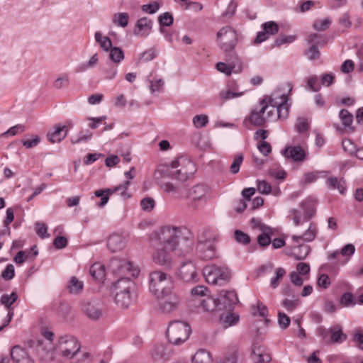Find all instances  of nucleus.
<instances>
[{"mask_svg": "<svg viewBox=\"0 0 363 363\" xmlns=\"http://www.w3.org/2000/svg\"><path fill=\"white\" fill-rule=\"evenodd\" d=\"M192 239L191 231L185 226L164 225L150 235L152 241H157L169 251H174L182 240L188 242L186 246L191 248Z\"/></svg>", "mask_w": 363, "mask_h": 363, "instance_id": "f257e3e1", "label": "nucleus"}, {"mask_svg": "<svg viewBox=\"0 0 363 363\" xmlns=\"http://www.w3.org/2000/svg\"><path fill=\"white\" fill-rule=\"evenodd\" d=\"M173 281L167 274L155 271L150 276V291L158 299H162L172 294Z\"/></svg>", "mask_w": 363, "mask_h": 363, "instance_id": "f03ea898", "label": "nucleus"}, {"mask_svg": "<svg viewBox=\"0 0 363 363\" xmlns=\"http://www.w3.org/2000/svg\"><path fill=\"white\" fill-rule=\"evenodd\" d=\"M134 282L128 277H121L112 286V293L115 296V303L121 308H126L132 303L131 290Z\"/></svg>", "mask_w": 363, "mask_h": 363, "instance_id": "7ed1b4c3", "label": "nucleus"}, {"mask_svg": "<svg viewBox=\"0 0 363 363\" xmlns=\"http://www.w3.org/2000/svg\"><path fill=\"white\" fill-rule=\"evenodd\" d=\"M317 235V230L315 226L310 223L307 230L304 233L301 235H293L291 237L294 243L298 244L296 247H294L292 249V255L297 260L304 259L310 253L311 249L308 245L299 244L300 240L305 242L313 241Z\"/></svg>", "mask_w": 363, "mask_h": 363, "instance_id": "20e7f679", "label": "nucleus"}, {"mask_svg": "<svg viewBox=\"0 0 363 363\" xmlns=\"http://www.w3.org/2000/svg\"><path fill=\"white\" fill-rule=\"evenodd\" d=\"M191 333L190 325L187 323L176 320L169 325L167 336L170 344L179 346L189 339Z\"/></svg>", "mask_w": 363, "mask_h": 363, "instance_id": "39448f33", "label": "nucleus"}, {"mask_svg": "<svg viewBox=\"0 0 363 363\" xmlns=\"http://www.w3.org/2000/svg\"><path fill=\"white\" fill-rule=\"evenodd\" d=\"M203 274L206 281L213 285H225L231 278L230 270L225 266L215 264L206 266L203 269Z\"/></svg>", "mask_w": 363, "mask_h": 363, "instance_id": "423d86ee", "label": "nucleus"}, {"mask_svg": "<svg viewBox=\"0 0 363 363\" xmlns=\"http://www.w3.org/2000/svg\"><path fill=\"white\" fill-rule=\"evenodd\" d=\"M216 40L226 56L235 55L234 49L238 42V34L234 28L230 26L221 28L217 33Z\"/></svg>", "mask_w": 363, "mask_h": 363, "instance_id": "0eeeda50", "label": "nucleus"}, {"mask_svg": "<svg viewBox=\"0 0 363 363\" xmlns=\"http://www.w3.org/2000/svg\"><path fill=\"white\" fill-rule=\"evenodd\" d=\"M316 335L326 344H341L347 339V335L343 332L342 325H334L328 329L319 326Z\"/></svg>", "mask_w": 363, "mask_h": 363, "instance_id": "6e6552de", "label": "nucleus"}, {"mask_svg": "<svg viewBox=\"0 0 363 363\" xmlns=\"http://www.w3.org/2000/svg\"><path fill=\"white\" fill-rule=\"evenodd\" d=\"M185 164L192 166V163L186 158L180 157L173 160L170 163L171 171L169 176L172 179H177L180 182L186 181L191 171H188L184 166Z\"/></svg>", "mask_w": 363, "mask_h": 363, "instance_id": "1a4fd4ad", "label": "nucleus"}, {"mask_svg": "<svg viewBox=\"0 0 363 363\" xmlns=\"http://www.w3.org/2000/svg\"><path fill=\"white\" fill-rule=\"evenodd\" d=\"M80 347L78 340L72 336H64L59 340V351L64 357L72 358Z\"/></svg>", "mask_w": 363, "mask_h": 363, "instance_id": "9d476101", "label": "nucleus"}, {"mask_svg": "<svg viewBox=\"0 0 363 363\" xmlns=\"http://www.w3.org/2000/svg\"><path fill=\"white\" fill-rule=\"evenodd\" d=\"M104 307L96 299L86 300L82 302V310L91 320H98L103 315Z\"/></svg>", "mask_w": 363, "mask_h": 363, "instance_id": "9b49d317", "label": "nucleus"}, {"mask_svg": "<svg viewBox=\"0 0 363 363\" xmlns=\"http://www.w3.org/2000/svg\"><path fill=\"white\" fill-rule=\"evenodd\" d=\"M172 252L163 247L153 253L152 259L155 264L167 269H171L174 265L172 255Z\"/></svg>", "mask_w": 363, "mask_h": 363, "instance_id": "f8f14e48", "label": "nucleus"}, {"mask_svg": "<svg viewBox=\"0 0 363 363\" xmlns=\"http://www.w3.org/2000/svg\"><path fill=\"white\" fill-rule=\"evenodd\" d=\"M226 57L228 64L222 62H218L216 64L218 71L229 76L233 72H239L241 70V64L236 55L226 56Z\"/></svg>", "mask_w": 363, "mask_h": 363, "instance_id": "ddd939ff", "label": "nucleus"}, {"mask_svg": "<svg viewBox=\"0 0 363 363\" xmlns=\"http://www.w3.org/2000/svg\"><path fill=\"white\" fill-rule=\"evenodd\" d=\"M286 86L288 88V94L281 93L280 89H277L270 96H265L262 99L263 103L266 104L268 106H271L274 108L275 106H278L279 104L284 102L285 99L286 101H289V94L292 90V84L290 82H287Z\"/></svg>", "mask_w": 363, "mask_h": 363, "instance_id": "4468645a", "label": "nucleus"}, {"mask_svg": "<svg viewBox=\"0 0 363 363\" xmlns=\"http://www.w3.org/2000/svg\"><path fill=\"white\" fill-rule=\"evenodd\" d=\"M218 302L221 310L230 311L234 305L238 302L237 294L235 291H221L219 294Z\"/></svg>", "mask_w": 363, "mask_h": 363, "instance_id": "2eb2a0df", "label": "nucleus"}, {"mask_svg": "<svg viewBox=\"0 0 363 363\" xmlns=\"http://www.w3.org/2000/svg\"><path fill=\"white\" fill-rule=\"evenodd\" d=\"M262 30L258 32L255 43H261L267 40L270 35H275L279 31V26L274 21H267L262 25Z\"/></svg>", "mask_w": 363, "mask_h": 363, "instance_id": "dca6fc26", "label": "nucleus"}, {"mask_svg": "<svg viewBox=\"0 0 363 363\" xmlns=\"http://www.w3.org/2000/svg\"><path fill=\"white\" fill-rule=\"evenodd\" d=\"M178 275L185 282L194 281L197 277L195 265L191 261L183 263L179 269Z\"/></svg>", "mask_w": 363, "mask_h": 363, "instance_id": "f3484780", "label": "nucleus"}, {"mask_svg": "<svg viewBox=\"0 0 363 363\" xmlns=\"http://www.w3.org/2000/svg\"><path fill=\"white\" fill-rule=\"evenodd\" d=\"M210 193L209 187L203 184H199L189 190L188 196L191 199L192 203L197 201H206L207 195Z\"/></svg>", "mask_w": 363, "mask_h": 363, "instance_id": "a211bd4d", "label": "nucleus"}, {"mask_svg": "<svg viewBox=\"0 0 363 363\" xmlns=\"http://www.w3.org/2000/svg\"><path fill=\"white\" fill-rule=\"evenodd\" d=\"M198 255L201 259L210 260L216 257L215 242H205L197 245Z\"/></svg>", "mask_w": 363, "mask_h": 363, "instance_id": "6ab92c4d", "label": "nucleus"}, {"mask_svg": "<svg viewBox=\"0 0 363 363\" xmlns=\"http://www.w3.org/2000/svg\"><path fill=\"white\" fill-rule=\"evenodd\" d=\"M152 27V20L147 17H143L137 21L133 33L137 36L145 37L150 34Z\"/></svg>", "mask_w": 363, "mask_h": 363, "instance_id": "aec40b11", "label": "nucleus"}, {"mask_svg": "<svg viewBox=\"0 0 363 363\" xmlns=\"http://www.w3.org/2000/svg\"><path fill=\"white\" fill-rule=\"evenodd\" d=\"M67 135V126L57 124L48 131L47 138L52 143H60L66 138Z\"/></svg>", "mask_w": 363, "mask_h": 363, "instance_id": "412c9836", "label": "nucleus"}, {"mask_svg": "<svg viewBox=\"0 0 363 363\" xmlns=\"http://www.w3.org/2000/svg\"><path fill=\"white\" fill-rule=\"evenodd\" d=\"M11 357L14 363H34L28 352L18 345L14 346L11 351Z\"/></svg>", "mask_w": 363, "mask_h": 363, "instance_id": "4be33fe9", "label": "nucleus"}, {"mask_svg": "<svg viewBox=\"0 0 363 363\" xmlns=\"http://www.w3.org/2000/svg\"><path fill=\"white\" fill-rule=\"evenodd\" d=\"M285 296H290L291 298L283 300L281 305L287 311H293L300 304V300L297 295L294 294L291 288L288 286L284 290Z\"/></svg>", "mask_w": 363, "mask_h": 363, "instance_id": "5701e85b", "label": "nucleus"}, {"mask_svg": "<svg viewBox=\"0 0 363 363\" xmlns=\"http://www.w3.org/2000/svg\"><path fill=\"white\" fill-rule=\"evenodd\" d=\"M260 106L261 108L259 111H252L250 116V122L256 126H262L267 121V118L264 114L268 108V106L266 104H264L262 100L260 101Z\"/></svg>", "mask_w": 363, "mask_h": 363, "instance_id": "b1692460", "label": "nucleus"}, {"mask_svg": "<svg viewBox=\"0 0 363 363\" xmlns=\"http://www.w3.org/2000/svg\"><path fill=\"white\" fill-rule=\"evenodd\" d=\"M151 355L155 360L166 361L171 357L172 350L168 346L160 344L154 347Z\"/></svg>", "mask_w": 363, "mask_h": 363, "instance_id": "393cba45", "label": "nucleus"}, {"mask_svg": "<svg viewBox=\"0 0 363 363\" xmlns=\"http://www.w3.org/2000/svg\"><path fill=\"white\" fill-rule=\"evenodd\" d=\"M167 300H164L160 305V310L165 313H169L177 308L179 303V297L174 294H170L166 297Z\"/></svg>", "mask_w": 363, "mask_h": 363, "instance_id": "a878e982", "label": "nucleus"}, {"mask_svg": "<svg viewBox=\"0 0 363 363\" xmlns=\"http://www.w3.org/2000/svg\"><path fill=\"white\" fill-rule=\"evenodd\" d=\"M125 246V240L118 234H112L107 240V247L112 252L120 251Z\"/></svg>", "mask_w": 363, "mask_h": 363, "instance_id": "bb28decb", "label": "nucleus"}, {"mask_svg": "<svg viewBox=\"0 0 363 363\" xmlns=\"http://www.w3.org/2000/svg\"><path fill=\"white\" fill-rule=\"evenodd\" d=\"M284 155L286 158H291L294 162L303 161L306 153L300 146H290L285 148Z\"/></svg>", "mask_w": 363, "mask_h": 363, "instance_id": "cd10ccee", "label": "nucleus"}, {"mask_svg": "<svg viewBox=\"0 0 363 363\" xmlns=\"http://www.w3.org/2000/svg\"><path fill=\"white\" fill-rule=\"evenodd\" d=\"M252 355L257 363H268L272 359L271 355L267 350L259 345H255L253 346Z\"/></svg>", "mask_w": 363, "mask_h": 363, "instance_id": "c85d7f7f", "label": "nucleus"}, {"mask_svg": "<svg viewBox=\"0 0 363 363\" xmlns=\"http://www.w3.org/2000/svg\"><path fill=\"white\" fill-rule=\"evenodd\" d=\"M240 316L231 312L223 313L219 317V323L223 328H228L238 323Z\"/></svg>", "mask_w": 363, "mask_h": 363, "instance_id": "c756f323", "label": "nucleus"}, {"mask_svg": "<svg viewBox=\"0 0 363 363\" xmlns=\"http://www.w3.org/2000/svg\"><path fill=\"white\" fill-rule=\"evenodd\" d=\"M201 306L205 311L221 310V306L218 302V298H213L208 295L203 300L201 301Z\"/></svg>", "mask_w": 363, "mask_h": 363, "instance_id": "7c9ffc66", "label": "nucleus"}, {"mask_svg": "<svg viewBox=\"0 0 363 363\" xmlns=\"http://www.w3.org/2000/svg\"><path fill=\"white\" fill-rule=\"evenodd\" d=\"M121 267V272L119 275L137 277L140 272L139 269L134 266L133 262L125 259H122Z\"/></svg>", "mask_w": 363, "mask_h": 363, "instance_id": "2f4dec72", "label": "nucleus"}, {"mask_svg": "<svg viewBox=\"0 0 363 363\" xmlns=\"http://www.w3.org/2000/svg\"><path fill=\"white\" fill-rule=\"evenodd\" d=\"M326 183L329 188L337 189L342 194H345L346 191L345 181L342 178L339 179L335 177H331L327 179Z\"/></svg>", "mask_w": 363, "mask_h": 363, "instance_id": "473e14b6", "label": "nucleus"}, {"mask_svg": "<svg viewBox=\"0 0 363 363\" xmlns=\"http://www.w3.org/2000/svg\"><path fill=\"white\" fill-rule=\"evenodd\" d=\"M90 275L97 281H101L105 277V266L96 262L92 264L89 269Z\"/></svg>", "mask_w": 363, "mask_h": 363, "instance_id": "72a5a7b5", "label": "nucleus"}, {"mask_svg": "<svg viewBox=\"0 0 363 363\" xmlns=\"http://www.w3.org/2000/svg\"><path fill=\"white\" fill-rule=\"evenodd\" d=\"M212 357L206 350H199L192 357V363H212Z\"/></svg>", "mask_w": 363, "mask_h": 363, "instance_id": "f704fd0d", "label": "nucleus"}, {"mask_svg": "<svg viewBox=\"0 0 363 363\" xmlns=\"http://www.w3.org/2000/svg\"><path fill=\"white\" fill-rule=\"evenodd\" d=\"M95 40L105 52H108L112 47L111 40L107 36H103L102 33L96 31L94 34Z\"/></svg>", "mask_w": 363, "mask_h": 363, "instance_id": "c9c22d12", "label": "nucleus"}, {"mask_svg": "<svg viewBox=\"0 0 363 363\" xmlns=\"http://www.w3.org/2000/svg\"><path fill=\"white\" fill-rule=\"evenodd\" d=\"M262 233L257 237V242L259 246L265 247L272 242L270 236L272 230L269 227H265L264 228H262Z\"/></svg>", "mask_w": 363, "mask_h": 363, "instance_id": "e433bc0d", "label": "nucleus"}, {"mask_svg": "<svg viewBox=\"0 0 363 363\" xmlns=\"http://www.w3.org/2000/svg\"><path fill=\"white\" fill-rule=\"evenodd\" d=\"M130 184V182L129 181H125L123 184H119L118 186H114L113 188H108L106 191L112 194L118 193L120 195H121L123 198H129L130 195L126 194V191Z\"/></svg>", "mask_w": 363, "mask_h": 363, "instance_id": "4c0bfd02", "label": "nucleus"}, {"mask_svg": "<svg viewBox=\"0 0 363 363\" xmlns=\"http://www.w3.org/2000/svg\"><path fill=\"white\" fill-rule=\"evenodd\" d=\"M129 18L130 16L128 13H116L113 16L112 22L118 26L125 28L128 24Z\"/></svg>", "mask_w": 363, "mask_h": 363, "instance_id": "58836bf2", "label": "nucleus"}, {"mask_svg": "<svg viewBox=\"0 0 363 363\" xmlns=\"http://www.w3.org/2000/svg\"><path fill=\"white\" fill-rule=\"evenodd\" d=\"M84 288V284L82 281H79L76 277H72L69 282L67 289L69 293L73 294H77L82 291Z\"/></svg>", "mask_w": 363, "mask_h": 363, "instance_id": "ea45409f", "label": "nucleus"}, {"mask_svg": "<svg viewBox=\"0 0 363 363\" xmlns=\"http://www.w3.org/2000/svg\"><path fill=\"white\" fill-rule=\"evenodd\" d=\"M18 298V294L15 291H13L11 294H4L1 296L0 303L5 308H9L17 301Z\"/></svg>", "mask_w": 363, "mask_h": 363, "instance_id": "a19ab883", "label": "nucleus"}, {"mask_svg": "<svg viewBox=\"0 0 363 363\" xmlns=\"http://www.w3.org/2000/svg\"><path fill=\"white\" fill-rule=\"evenodd\" d=\"M98 62H99L98 54L95 53L94 55H93L91 57V58L89 60L88 62L81 64L78 67L77 72H84L89 69L94 68L97 65Z\"/></svg>", "mask_w": 363, "mask_h": 363, "instance_id": "79ce46f5", "label": "nucleus"}, {"mask_svg": "<svg viewBox=\"0 0 363 363\" xmlns=\"http://www.w3.org/2000/svg\"><path fill=\"white\" fill-rule=\"evenodd\" d=\"M109 59L114 63H119L124 59V52L121 48L118 47H111L109 50Z\"/></svg>", "mask_w": 363, "mask_h": 363, "instance_id": "37998d69", "label": "nucleus"}, {"mask_svg": "<svg viewBox=\"0 0 363 363\" xmlns=\"http://www.w3.org/2000/svg\"><path fill=\"white\" fill-rule=\"evenodd\" d=\"M252 314L253 315H259L260 317L265 318L268 314V309L267 306L261 301H258L256 306L251 307Z\"/></svg>", "mask_w": 363, "mask_h": 363, "instance_id": "c03bdc74", "label": "nucleus"}, {"mask_svg": "<svg viewBox=\"0 0 363 363\" xmlns=\"http://www.w3.org/2000/svg\"><path fill=\"white\" fill-rule=\"evenodd\" d=\"M215 235L208 230H203L198 235V244L205 242H215Z\"/></svg>", "mask_w": 363, "mask_h": 363, "instance_id": "a18cd8bd", "label": "nucleus"}, {"mask_svg": "<svg viewBox=\"0 0 363 363\" xmlns=\"http://www.w3.org/2000/svg\"><path fill=\"white\" fill-rule=\"evenodd\" d=\"M287 102L288 101H286L285 99L284 102L279 104V105L276 106L277 117L279 118L286 119L288 117L290 106L287 104Z\"/></svg>", "mask_w": 363, "mask_h": 363, "instance_id": "49530a36", "label": "nucleus"}, {"mask_svg": "<svg viewBox=\"0 0 363 363\" xmlns=\"http://www.w3.org/2000/svg\"><path fill=\"white\" fill-rule=\"evenodd\" d=\"M339 118L345 127H350L353 122V115L346 109H342Z\"/></svg>", "mask_w": 363, "mask_h": 363, "instance_id": "de8ad7c7", "label": "nucleus"}, {"mask_svg": "<svg viewBox=\"0 0 363 363\" xmlns=\"http://www.w3.org/2000/svg\"><path fill=\"white\" fill-rule=\"evenodd\" d=\"M301 206L305 212L303 220L308 221L315 214V210L314 208V205L311 202L306 201L301 203Z\"/></svg>", "mask_w": 363, "mask_h": 363, "instance_id": "09e8293b", "label": "nucleus"}, {"mask_svg": "<svg viewBox=\"0 0 363 363\" xmlns=\"http://www.w3.org/2000/svg\"><path fill=\"white\" fill-rule=\"evenodd\" d=\"M107 189H99L94 191V195L97 197H101V201L98 204V206L100 208L104 207L108 201L109 196L112 195V194H109L107 191Z\"/></svg>", "mask_w": 363, "mask_h": 363, "instance_id": "8fccbe9b", "label": "nucleus"}, {"mask_svg": "<svg viewBox=\"0 0 363 363\" xmlns=\"http://www.w3.org/2000/svg\"><path fill=\"white\" fill-rule=\"evenodd\" d=\"M286 274V271L284 269L281 267H279L276 269L275 277L271 279L270 285L273 289H276L279 284L281 279Z\"/></svg>", "mask_w": 363, "mask_h": 363, "instance_id": "3c124183", "label": "nucleus"}, {"mask_svg": "<svg viewBox=\"0 0 363 363\" xmlns=\"http://www.w3.org/2000/svg\"><path fill=\"white\" fill-rule=\"evenodd\" d=\"M331 19L329 18L318 20L313 23V28L318 31H323L328 29L331 24Z\"/></svg>", "mask_w": 363, "mask_h": 363, "instance_id": "603ef678", "label": "nucleus"}, {"mask_svg": "<svg viewBox=\"0 0 363 363\" xmlns=\"http://www.w3.org/2000/svg\"><path fill=\"white\" fill-rule=\"evenodd\" d=\"M208 122L206 115H196L193 118V123L196 128L205 127Z\"/></svg>", "mask_w": 363, "mask_h": 363, "instance_id": "864d4df0", "label": "nucleus"}, {"mask_svg": "<svg viewBox=\"0 0 363 363\" xmlns=\"http://www.w3.org/2000/svg\"><path fill=\"white\" fill-rule=\"evenodd\" d=\"M235 240L243 245H247L250 242V237L240 230H236L234 233Z\"/></svg>", "mask_w": 363, "mask_h": 363, "instance_id": "5fc2aeb1", "label": "nucleus"}, {"mask_svg": "<svg viewBox=\"0 0 363 363\" xmlns=\"http://www.w3.org/2000/svg\"><path fill=\"white\" fill-rule=\"evenodd\" d=\"M36 234L41 238L49 237L48 233V227L45 223L37 222L35 225Z\"/></svg>", "mask_w": 363, "mask_h": 363, "instance_id": "6e6d98bb", "label": "nucleus"}, {"mask_svg": "<svg viewBox=\"0 0 363 363\" xmlns=\"http://www.w3.org/2000/svg\"><path fill=\"white\" fill-rule=\"evenodd\" d=\"M122 259L118 257H113L110 260L109 267L112 270V272L115 274H120L121 272V264Z\"/></svg>", "mask_w": 363, "mask_h": 363, "instance_id": "4d7b16f0", "label": "nucleus"}, {"mask_svg": "<svg viewBox=\"0 0 363 363\" xmlns=\"http://www.w3.org/2000/svg\"><path fill=\"white\" fill-rule=\"evenodd\" d=\"M158 21L161 26H169L173 23V16L169 12H165L158 17Z\"/></svg>", "mask_w": 363, "mask_h": 363, "instance_id": "13d9d810", "label": "nucleus"}, {"mask_svg": "<svg viewBox=\"0 0 363 363\" xmlns=\"http://www.w3.org/2000/svg\"><path fill=\"white\" fill-rule=\"evenodd\" d=\"M291 323L290 318L283 312H278V323L281 329H286Z\"/></svg>", "mask_w": 363, "mask_h": 363, "instance_id": "bf43d9fd", "label": "nucleus"}, {"mask_svg": "<svg viewBox=\"0 0 363 363\" xmlns=\"http://www.w3.org/2000/svg\"><path fill=\"white\" fill-rule=\"evenodd\" d=\"M340 252L342 256L346 257V260L344 262V263H346L355 252L354 245L352 244H347L343 247Z\"/></svg>", "mask_w": 363, "mask_h": 363, "instance_id": "052dcab7", "label": "nucleus"}, {"mask_svg": "<svg viewBox=\"0 0 363 363\" xmlns=\"http://www.w3.org/2000/svg\"><path fill=\"white\" fill-rule=\"evenodd\" d=\"M209 292L207 287L199 285L193 288L191 291V295L195 297L207 296Z\"/></svg>", "mask_w": 363, "mask_h": 363, "instance_id": "680f3d73", "label": "nucleus"}, {"mask_svg": "<svg viewBox=\"0 0 363 363\" xmlns=\"http://www.w3.org/2000/svg\"><path fill=\"white\" fill-rule=\"evenodd\" d=\"M243 161V155L240 154L234 159L233 163L230 167V172L232 174H237Z\"/></svg>", "mask_w": 363, "mask_h": 363, "instance_id": "e2e57ef3", "label": "nucleus"}, {"mask_svg": "<svg viewBox=\"0 0 363 363\" xmlns=\"http://www.w3.org/2000/svg\"><path fill=\"white\" fill-rule=\"evenodd\" d=\"M160 9V5L157 1H152L147 4H144L142 6V10L143 11L153 14L156 13Z\"/></svg>", "mask_w": 363, "mask_h": 363, "instance_id": "0e129e2a", "label": "nucleus"}, {"mask_svg": "<svg viewBox=\"0 0 363 363\" xmlns=\"http://www.w3.org/2000/svg\"><path fill=\"white\" fill-rule=\"evenodd\" d=\"M14 266L12 264H8L6 269L1 273V277L5 280L12 279L14 277Z\"/></svg>", "mask_w": 363, "mask_h": 363, "instance_id": "69168bd1", "label": "nucleus"}, {"mask_svg": "<svg viewBox=\"0 0 363 363\" xmlns=\"http://www.w3.org/2000/svg\"><path fill=\"white\" fill-rule=\"evenodd\" d=\"M309 127L308 120L306 118H298L296 124V130L298 133L306 132Z\"/></svg>", "mask_w": 363, "mask_h": 363, "instance_id": "338daca9", "label": "nucleus"}, {"mask_svg": "<svg viewBox=\"0 0 363 363\" xmlns=\"http://www.w3.org/2000/svg\"><path fill=\"white\" fill-rule=\"evenodd\" d=\"M157 55L155 48H150L142 53L140 59L144 62H149L153 60Z\"/></svg>", "mask_w": 363, "mask_h": 363, "instance_id": "774afa93", "label": "nucleus"}]
</instances>
